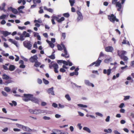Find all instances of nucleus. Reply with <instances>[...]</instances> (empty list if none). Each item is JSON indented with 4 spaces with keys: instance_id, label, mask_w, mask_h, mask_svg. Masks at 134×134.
Listing matches in <instances>:
<instances>
[{
    "instance_id": "nucleus-61",
    "label": "nucleus",
    "mask_w": 134,
    "mask_h": 134,
    "mask_svg": "<svg viewBox=\"0 0 134 134\" xmlns=\"http://www.w3.org/2000/svg\"><path fill=\"white\" fill-rule=\"evenodd\" d=\"M25 67V65L23 64H22L20 65L19 66V67L20 68H24Z\"/></svg>"
},
{
    "instance_id": "nucleus-43",
    "label": "nucleus",
    "mask_w": 134,
    "mask_h": 134,
    "mask_svg": "<svg viewBox=\"0 0 134 134\" xmlns=\"http://www.w3.org/2000/svg\"><path fill=\"white\" fill-rule=\"evenodd\" d=\"M78 106L79 107H83V108H86L87 107V105H83L81 104H78Z\"/></svg>"
},
{
    "instance_id": "nucleus-14",
    "label": "nucleus",
    "mask_w": 134,
    "mask_h": 134,
    "mask_svg": "<svg viewBox=\"0 0 134 134\" xmlns=\"http://www.w3.org/2000/svg\"><path fill=\"white\" fill-rule=\"evenodd\" d=\"M53 87H52L51 88H49L47 90V92L48 93L51 94L52 95H54L55 94L54 93L53 90Z\"/></svg>"
},
{
    "instance_id": "nucleus-10",
    "label": "nucleus",
    "mask_w": 134,
    "mask_h": 134,
    "mask_svg": "<svg viewBox=\"0 0 134 134\" xmlns=\"http://www.w3.org/2000/svg\"><path fill=\"white\" fill-rule=\"evenodd\" d=\"M23 95L24 97L27 98L29 100H31L32 97H33V95L32 94H24Z\"/></svg>"
},
{
    "instance_id": "nucleus-55",
    "label": "nucleus",
    "mask_w": 134,
    "mask_h": 134,
    "mask_svg": "<svg viewBox=\"0 0 134 134\" xmlns=\"http://www.w3.org/2000/svg\"><path fill=\"white\" fill-rule=\"evenodd\" d=\"M62 37L63 38L64 40H65L66 37V34L65 33H62Z\"/></svg>"
},
{
    "instance_id": "nucleus-42",
    "label": "nucleus",
    "mask_w": 134,
    "mask_h": 134,
    "mask_svg": "<svg viewBox=\"0 0 134 134\" xmlns=\"http://www.w3.org/2000/svg\"><path fill=\"white\" fill-rule=\"evenodd\" d=\"M43 119L45 120H49L51 119V118L49 117L44 116L43 117Z\"/></svg>"
},
{
    "instance_id": "nucleus-32",
    "label": "nucleus",
    "mask_w": 134,
    "mask_h": 134,
    "mask_svg": "<svg viewBox=\"0 0 134 134\" xmlns=\"http://www.w3.org/2000/svg\"><path fill=\"white\" fill-rule=\"evenodd\" d=\"M58 49V50L59 51H62L63 50V48L62 47V45H60V44H58L57 46Z\"/></svg>"
},
{
    "instance_id": "nucleus-48",
    "label": "nucleus",
    "mask_w": 134,
    "mask_h": 134,
    "mask_svg": "<svg viewBox=\"0 0 134 134\" xmlns=\"http://www.w3.org/2000/svg\"><path fill=\"white\" fill-rule=\"evenodd\" d=\"M2 67L3 69L5 70H9V69L5 65H3Z\"/></svg>"
},
{
    "instance_id": "nucleus-3",
    "label": "nucleus",
    "mask_w": 134,
    "mask_h": 134,
    "mask_svg": "<svg viewBox=\"0 0 134 134\" xmlns=\"http://www.w3.org/2000/svg\"><path fill=\"white\" fill-rule=\"evenodd\" d=\"M29 112L31 114H38L41 113H44V110L39 109H29Z\"/></svg>"
},
{
    "instance_id": "nucleus-9",
    "label": "nucleus",
    "mask_w": 134,
    "mask_h": 134,
    "mask_svg": "<svg viewBox=\"0 0 134 134\" xmlns=\"http://www.w3.org/2000/svg\"><path fill=\"white\" fill-rule=\"evenodd\" d=\"M37 56L36 55L31 57L29 59V60L31 62L34 63L37 61Z\"/></svg>"
},
{
    "instance_id": "nucleus-52",
    "label": "nucleus",
    "mask_w": 134,
    "mask_h": 134,
    "mask_svg": "<svg viewBox=\"0 0 134 134\" xmlns=\"http://www.w3.org/2000/svg\"><path fill=\"white\" fill-rule=\"evenodd\" d=\"M110 116H108L105 119V121L107 122H109L110 121Z\"/></svg>"
},
{
    "instance_id": "nucleus-45",
    "label": "nucleus",
    "mask_w": 134,
    "mask_h": 134,
    "mask_svg": "<svg viewBox=\"0 0 134 134\" xmlns=\"http://www.w3.org/2000/svg\"><path fill=\"white\" fill-rule=\"evenodd\" d=\"M1 93L2 95L5 97H7L8 96V94L5 92L4 91H2Z\"/></svg>"
},
{
    "instance_id": "nucleus-38",
    "label": "nucleus",
    "mask_w": 134,
    "mask_h": 134,
    "mask_svg": "<svg viewBox=\"0 0 134 134\" xmlns=\"http://www.w3.org/2000/svg\"><path fill=\"white\" fill-rule=\"evenodd\" d=\"M43 80L44 83L46 85H47L49 83L48 81L46 80L44 78H43Z\"/></svg>"
},
{
    "instance_id": "nucleus-30",
    "label": "nucleus",
    "mask_w": 134,
    "mask_h": 134,
    "mask_svg": "<svg viewBox=\"0 0 134 134\" xmlns=\"http://www.w3.org/2000/svg\"><path fill=\"white\" fill-rule=\"evenodd\" d=\"M65 97L68 101H70L71 100V98L68 94H66L65 96Z\"/></svg>"
},
{
    "instance_id": "nucleus-26",
    "label": "nucleus",
    "mask_w": 134,
    "mask_h": 134,
    "mask_svg": "<svg viewBox=\"0 0 134 134\" xmlns=\"http://www.w3.org/2000/svg\"><path fill=\"white\" fill-rule=\"evenodd\" d=\"M120 58L121 59H123L124 61H127L128 59L127 57L125 56H123V57L121 56Z\"/></svg>"
},
{
    "instance_id": "nucleus-63",
    "label": "nucleus",
    "mask_w": 134,
    "mask_h": 134,
    "mask_svg": "<svg viewBox=\"0 0 134 134\" xmlns=\"http://www.w3.org/2000/svg\"><path fill=\"white\" fill-rule=\"evenodd\" d=\"M113 132L115 134H121L118 131L115 130L113 131Z\"/></svg>"
},
{
    "instance_id": "nucleus-12",
    "label": "nucleus",
    "mask_w": 134,
    "mask_h": 134,
    "mask_svg": "<svg viewBox=\"0 0 134 134\" xmlns=\"http://www.w3.org/2000/svg\"><path fill=\"white\" fill-rule=\"evenodd\" d=\"M0 33L1 34H3L4 37H6L9 35L11 34V32H9L7 31H1Z\"/></svg>"
},
{
    "instance_id": "nucleus-13",
    "label": "nucleus",
    "mask_w": 134,
    "mask_h": 134,
    "mask_svg": "<svg viewBox=\"0 0 134 134\" xmlns=\"http://www.w3.org/2000/svg\"><path fill=\"white\" fill-rule=\"evenodd\" d=\"M84 83L85 85L88 86H91L92 87L94 86V84L90 82L89 81L87 80H85Z\"/></svg>"
},
{
    "instance_id": "nucleus-2",
    "label": "nucleus",
    "mask_w": 134,
    "mask_h": 134,
    "mask_svg": "<svg viewBox=\"0 0 134 134\" xmlns=\"http://www.w3.org/2000/svg\"><path fill=\"white\" fill-rule=\"evenodd\" d=\"M30 36V34L27 33L26 31H24L22 34L20 36V38L18 37H15V39L16 40H20L21 41H23L25 40V38L24 37H29Z\"/></svg>"
},
{
    "instance_id": "nucleus-37",
    "label": "nucleus",
    "mask_w": 134,
    "mask_h": 134,
    "mask_svg": "<svg viewBox=\"0 0 134 134\" xmlns=\"http://www.w3.org/2000/svg\"><path fill=\"white\" fill-rule=\"evenodd\" d=\"M63 16L66 18H68L70 16L69 14L68 13H64L63 14Z\"/></svg>"
},
{
    "instance_id": "nucleus-41",
    "label": "nucleus",
    "mask_w": 134,
    "mask_h": 134,
    "mask_svg": "<svg viewBox=\"0 0 134 134\" xmlns=\"http://www.w3.org/2000/svg\"><path fill=\"white\" fill-rule=\"evenodd\" d=\"M58 106L59 107H58V109L59 108H64L65 106L63 105H62L60 103H59L58 104Z\"/></svg>"
},
{
    "instance_id": "nucleus-50",
    "label": "nucleus",
    "mask_w": 134,
    "mask_h": 134,
    "mask_svg": "<svg viewBox=\"0 0 134 134\" xmlns=\"http://www.w3.org/2000/svg\"><path fill=\"white\" fill-rule=\"evenodd\" d=\"M60 71L63 73L64 72L66 71V70L63 68H61L60 69Z\"/></svg>"
},
{
    "instance_id": "nucleus-51",
    "label": "nucleus",
    "mask_w": 134,
    "mask_h": 134,
    "mask_svg": "<svg viewBox=\"0 0 134 134\" xmlns=\"http://www.w3.org/2000/svg\"><path fill=\"white\" fill-rule=\"evenodd\" d=\"M104 56V54H103V52H101L100 53V54L99 56V58L98 59L99 60V59L100 57H102V56Z\"/></svg>"
},
{
    "instance_id": "nucleus-36",
    "label": "nucleus",
    "mask_w": 134,
    "mask_h": 134,
    "mask_svg": "<svg viewBox=\"0 0 134 134\" xmlns=\"http://www.w3.org/2000/svg\"><path fill=\"white\" fill-rule=\"evenodd\" d=\"M49 57L51 59H55V54H52L49 56Z\"/></svg>"
},
{
    "instance_id": "nucleus-35",
    "label": "nucleus",
    "mask_w": 134,
    "mask_h": 134,
    "mask_svg": "<svg viewBox=\"0 0 134 134\" xmlns=\"http://www.w3.org/2000/svg\"><path fill=\"white\" fill-rule=\"evenodd\" d=\"M4 90L7 92H9L10 91V89L9 87H4Z\"/></svg>"
},
{
    "instance_id": "nucleus-59",
    "label": "nucleus",
    "mask_w": 134,
    "mask_h": 134,
    "mask_svg": "<svg viewBox=\"0 0 134 134\" xmlns=\"http://www.w3.org/2000/svg\"><path fill=\"white\" fill-rule=\"evenodd\" d=\"M78 113L79 115L80 116H84V114L83 113H81V112L78 111Z\"/></svg>"
},
{
    "instance_id": "nucleus-58",
    "label": "nucleus",
    "mask_w": 134,
    "mask_h": 134,
    "mask_svg": "<svg viewBox=\"0 0 134 134\" xmlns=\"http://www.w3.org/2000/svg\"><path fill=\"white\" fill-rule=\"evenodd\" d=\"M6 21L4 20H3L1 22V23L2 25H4L6 23Z\"/></svg>"
},
{
    "instance_id": "nucleus-29",
    "label": "nucleus",
    "mask_w": 134,
    "mask_h": 134,
    "mask_svg": "<svg viewBox=\"0 0 134 134\" xmlns=\"http://www.w3.org/2000/svg\"><path fill=\"white\" fill-rule=\"evenodd\" d=\"M42 20L40 19H38L37 20L35 19L34 21V22L35 23H42Z\"/></svg>"
},
{
    "instance_id": "nucleus-46",
    "label": "nucleus",
    "mask_w": 134,
    "mask_h": 134,
    "mask_svg": "<svg viewBox=\"0 0 134 134\" xmlns=\"http://www.w3.org/2000/svg\"><path fill=\"white\" fill-rule=\"evenodd\" d=\"M6 17V15L5 14H3L0 16V19H5Z\"/></svg>"
},
{
    "instance_id": "nucleus-18",
    "label": "nucleus",
    "mask_w": 134,
    "mask_h": 134,
    "mask_svg": "<svg viewBox=\"0 0 134 134\" xmlns=\"http://www.w3.org/2000/svg\"><path fill=\"white\" fill-rule=\"evenodd\" d=\"M25 8V6L24 5L21 6L18 8V10L19 11V13H24V12H23L22 9H23Z\"/></svg>"
},
{
    "instance_id": "nucleus-20",
    "label": "nucleus",
    "mask_w": 134,
    "mask_h": 134,
    "mask_svg": "<svg viewBox=\"0 0 134 134\" xmlns=\"http://www.w3.org/2000/svg\"><path fill=\"white\" fill-rule=\"evenodd\" d=\"M15 68V66L13 65H10L9 66V70L10 71H14Z\"/></svg>"
},
{
    "instance_id": "nucleus-25",
    "label": "nucleus",
    "mask_w": 134,
    "mask_h": 134,
    "mask_svg": "<svg viewBox=\"0 0 134 134\" xmlns=\"http://www.w3.org/2000/svg\"><path fill=\"white\" fill-rule=\"evenodd\" d=\"M83 129L89 133H90L91 132L90 129L87 127H83Z\"/></svg>"
},
{
    "instance_id": "nucleus-16",
    "label": "nucleus",
    "mask_w": 134,
    "mask_h": 134,
    "mask_svg": "<svg viewBox=\"0 0 134 134\" xmlns=\"http://www.w3.org/2000/svg\"><path fill=\"white\" fill-rule=\"evenodd\" d=\"M8 40L9 42L14 44L16 47H19L18 42L16 41L11 38L9 39Z\"/></svg>"
},
{
    "instance_id": "nucleus-57",
    "label": "nucleus",
    "mask_w": 134,
    "mask_h": 134,
    "mask_svg": "<svg viewBox=\"0 0 134 134\" xmlns=\"http://www.w3.org/2000/svg\"><path fill=\"white\" fill-rule=\"evenodd\" d=\"M124 106V103H121L119 106V107L121 108H122Z\"/></svg>"
},
{
    "instance_id": "nucleus-8",
    "label": "nucleus",
    "mask_w": 134,
    "mask_h": 134,
    "mask_svg": "<svg viewBox=\"0 0 134 134\" xmlns=\"http://www.w3.org/2000/svg\"><path fill=\"white\" fill-rule=\"evenodd\" d=\"M101 62L102 60H101L97 59L96 61L93 62L88 66H92L94 64H95V66L96 67L100 65Z\"/></svg>"
},
{
    "instance_id": "nucleus-54",
    "label": "nucleus",
    "mask_w": 134,
    "mask_h": 134,
    "mask_svg": "<svg viewBox=\"0 0 134 134\" xmlns=\"http://www.w3.org/2000/svg\"><path fill=\"white\" fill-rule=\"evenodd\" d=\"M18 28L19 29L21 30H23V29H26V27L25 26H23V27H21L20 26H18Z\"/></svg>"
},
{
    "instance_id": "nucleus-49",
    "label": "nucleus",
    "mask_w": 134,
    "mask_h": 134,
    "mask_svg": "<svg viewBox=\"0 0 134 134\" xmlns=\"http://www.w3.org/2000/svg\"><path fill=\"white\" fill-rule=\"evenodd\" d=\"M52 106L55 108H56L58 107V105L55 103H53L52 104Z\"/></svg>"
},
{
    "instance_id": "nucleus-62",
    "label": "nucleus",
    "mask_w": 134,
    "mask_h": 134,
    "mask_svg": "<svg viewBox=\"0 0 134 134\" xmlns=\"http://www.w3.org/2000/svg\"><path fill=\"white\" fill-rule=\"evenodd\" d=\"M46 105H47V103L45 102H41V105L42 106H45Z\"/></svg>"
},
{
    "instance_id": "nucleus-4",
    "label": "nucleus",
    "mask_w": 134,
    "mask_h": 134,
    "mask_svg": "<svg viewBox=\"0 0 134 134\" xmlns=\"http://www.w3.org/2000/svg\"><path fill=\"white\" fill-rule=\"evenodd\" d=\"M61 44L62 47V48H63L65 53L64 54L63 53L62 54L61 56L63 57H65L66 58H69V54H68V53L64 44L63 43H61Z\"/></svg>"
},
{
    "instance_id": "nucleus-56",
    "label": "nucleus",
    "mask_w": 134,
    "mask_h": 134,
    "mask_svg": "<svg viewBox=\"0 0 134 134\" xmlns=\"http://www.w3.org/2000/svg\"><path fill=\"white\" fill-rule=\"evenodd\" d=\"M33 47L34 48H37L38 47L37 46V43L36 42H35L34 45H33Z\"/></svg>"
},
{
    "instance_id": "nucleus-60",
    "label": "nucleus",
    "mask_w": 134,
    "mask_h": 134,
    "mask_svg": "<svg viewBox=\"0 0 134 134\" xmlns=\"http://www.w3.org/2000/svg\"><path fill=\"white\" fill-rule=\"evenodd\" d=\"M62 61V63L64 64H65L66 65H68V63L66 61L63 60Z\"/></svg>"
},
{
    "instance_id": "nucleus-21",
    "label": "nucleus",
    "mask_w": 134,
    "mask_h": 134,
    "mask_svg": "<svg viewBox=\"0 0 134 134\" xmlns=\"http://www.w3.org/2000/svg\"><path fill=\"white\" fill-rule=\"evenodd\" d=\"M47 42L49 44L50 47L52 48H53L54 46V44L51 41H48V40H46Z\"/></svg>"
},
{
    "instance_id": "nucleus-31",
    "label": "nucleus",
    "mask_w": 134,
    "mask_h": 134,
    "mask_svg": "<svg viewBox=\"0 0 134 134\" xmlns=\"http://www.w3.org/2000/svg\"><path fill=\"white\" fill-rule=\"evenodd\" d=\"M69 2L70 3L71 6H72L75 3V0H69Z\"/></svg>"
},
{
    "instance_id": "nucleus-15",
    "label": "nucleus",
    "mask_w": 134,
    "mask_h": 134,
    "mask_svg": "<svg viewBox=\"0 0 134 134\" xmlns=\"http://www.w3.org/2000/svg\"><path fill=\"white\" fill-rule=\"evenodd\" d=\"M120 53L121 54H120V51H118V55L119 56V57H120L121 56L123 57V56H125V54H126V52L125 51H121Z\"/></svg>"
},
{
    "instance_id": "nucleus-17",
    "label": "nucleus",
    "mask_w": 134,
    "mask_h": 134,
    "mask_svg": "<svg viewBox=\"0 0 134 134\" xmlns=\"http://www.w3.org/2000/svg\"><path fill=\"white\" fill-rule=\"evenodd\" d=\"M111 70L110 69H109L107 70L104 69L103 70V72L104 74H105L107 73L108 75H109L111 73Z\"/></svg>"
},
{
    "instance_id": "nucleus-44",
    "label": "nucleus",
    "mask_w": 134,
    "mask_h": 134,
    "mask_svg": "<svg viewBox=\"0 0 134 134\" xmlns=\"http://www.w3.org/2000/svg\"><path fill=\"white\" fill-rule=\"evenodd\" d=\"M37 81L38 83L39 84H41L42 83V80L39 78H38L37 79Z\"/></svg>"
},
{
    "instance_id": "nucleus-33",
    "label": "nucleus",
    "mask_w": 134,
    "mask_h": 134,
    "mask_svg": "<svg viewBox=\"0 0 134 134\" xmlns=\"http://www.w3.org/2000/svg\"><path fill=\"white\" fill-rule=\"evenodd\" d=\"M12 11L14 14H16L18 13V11L16 9L13 8Z\"/></svg>"
},
{
    "instance_id": "nucleus-11",
    "label": "nucleus",
    "mask_w": 134,
    "mask_h": 134,
    "mask_svg": "<svg viewBox=\"0 0 134 134\" xmlns=\"http://www.w3.org/2000/svg\"><path fill=\"white\" fill-rule=\"evenodd\" d=\"M105 50L107 52H112L114 50V48L111 46H108L105 48Z\"/></svg>"
},
{
    "instance_id": "nucleus-6",
    "label": "nucleus",
    "mask_w": 134,
    "mask_h": 134,
    "mask_svg": "<svg viewBox=\"0 0 134 134\" xmlns=\"http://www.w3.org/2000/svg\"><path fill=\"white\" fill-rule=\"evenodd\" d=\"M108 19L111 22L114 23L115 21L116 22H118L119 20L116 18L115 16L114 15L112 14L111 15H108Z\"/></svg>"
},
{
    "instance_id": "nucleus-28",
    "label": "nucleus",
    "mask_w": 134,
    "mask_h": 134,
    "mask_svg": "<svg viewBox=\"0 0 134 134\" xmlns=\"http://www.w3.org/2000/svg\"><path fill=\"white\" fill-rule=\"evenodd\" d=\"M104 131L107 133H111L112 132V130L110 129H104Z\"/></svg>"
},
{
    "instance_id": "nucleus-1",
    "label": "nucleus",
    "mask_w": 134,
    "mask_h": 134,
    "mask_svg": "<svg viewBox=\"0 0 134 134\" xmlns=\"http://www.w3.org/2000/svg\"><path fill=\"white\" fill-rule=\"evenodd\" d=\"M121 2L120 1H118V0H112V3L113 4L115 5L116 7L117 8V10L118 11H120L122 7V5L125 3L126 0H120Z\"/></svg>"
},
{
    "instance_id": "nucleus-23",
    "label": "nucleus",
    "mask_w": 134,
    "mask_h": 134,
    "mask_svg": "<svg viewBox=\"0 0 134 134\" xmlns=\"http://www.w3.org/2000/svg\"><path fill=\"white\" fill-rule=\"evenodd\" d=\"M35 63L34 66L36 67H38L41 64V63L40 62H38V60Z\"/></svg>"
},
{
    "instance_id": "nucleus-64",
    "label": "nucleus",
    "mask_w": 134,
    "mask_h": 134,
    "mask_svg": "<svg viewBox=\"0 0 134 134\" xmlns=\"http://www.w3.org/2000/svg\"><path fill=\"white\" fill-rule=\"evenodd\" d=\"M58 132H60V133L59 134H69L67 132H61V131L60 130H58Z\"/></svg>"
},
{
    "instance_id": "nucleus-27",
    "label": "nucleus",
    "mask_w": 134,
    "mask_h": 134,
    "mask_svg": "<svg viewBox=\"0 0 134 134\" xmlns=\"http://www.w3.org/2000/svg\"><path fill=\"white\" fill-rule=\"evenodd\" d=\"M112 60V58L111 57H110L109 58H107L105 59L104 60V62L106 63H108L110 62V61H111Z\"/></svg>"
},
{
    "instance_id": "nucleus-39",
    "label": "nucleus",
    "mask_w": 134,
    "mask_h": 134,
    "mask_svg": "<svg viewBox=\"0 0 134 134\" xmlns=\"http://www.w3.org/2000/svg\"><path fill=\"white\" fill-rule=\"evenodd\" d=\"M52 18H53L54 20H55L57 21L59 19V18L58 17L54 15L52 16Z\"/></svg>"
},
{
    "instance_id": "nucleus-53",
    "label": "nucleus",
    "mask_w": 134,
    "mask_h": 134,
    "mask_svg": "<svg viewBox=\"0 0 134 134\" xmlns=\"http://www.w3.org/2000/svg\"><path fill=\"white\" fill-rule=\"evenodd\" d=\"M130 98V96H124V100H126L127 99H129Z\"/></svg>"
},
{
    "instance_id": "nucleus-22",
    "label": "nucleus",
    "mask_w": 134,
    "mask_h": 134,
    "mask_svg": "<svg viewBox=\"0 0 134 134\" xmlns=\"http://www.w3.org/2000/svg\"><path fill=\"white\" fill-rule=\"evenodd\" d=\"M23 129L27 131L31 132L32 131L31 129L26 126H23Z\"/></svg>"
},
{
    "instance_id": "nucleus-5",
    "label": "nucleus",
    "mask_w": 134,
    "mask_h": 134,
    "mask_svg": "<svg viewBox=\"0 0 134 134\" xmlns=\"http://www.w3.org/2000/svg\"><path fill=\"white\" fill-rule=\"evenodd\" d=\"M24 46L28 50L31 49L32 45L31 43V42L28 40H26L23 42Z\"/></svg>"
},
{
    "instance_id": "nucleus-47",
    "label": "nucleus",
    "mask_w": 134,
    "mask_h": 134,
    "mask_svg": "<svg viewBox=\"0 0 134 134\" xmlns=\"http://www.w3.org/2000/svg\"><path fill=\"white\" fill-rule=\"evenodd\" d=\"M96 115L101 117H102L103 116V115L102 114L98 112H96Z\"/></svg>"
},
{
    "instance_id": "nucleus-7",
    "label": "nucleus",
    "mask_w": 134,
    "mask_h": 134,
    "mask_svg": "<svg viewBox=\"0 0 134 134\" xmlns=\"http://www.w3.org/2000/svg\"><path fill=\"white\" fill-rule=\"evenodd\" d=\"M77 22L82 21L83 19V16L79 10H77Z\"/></svg>"
},
{
    "instance_id": "nucleus-19",
    "label": "nucleus",
    "mask_w": 134,
    "mask_h": 134,
    "mask_svg": "<svg viewBox=\"0 0 134 134\" xmlns=\"http://www.w3.org/2000/svg\"><path fill=\"white\" fill-rule=\"evenodd\" d=\"M31 101L37 104H38L39 102V100L38 99L35 97H33L31 99Z\"/></svg>"
},
{
    "instance_id": "nucleus-34",
    "label": "nucleus",
    "mask_w": 134,
    "mask_h": 134,
    "mask_svg": "<svg viewBox=\"0 0 134 134\" xmlns=\"http://www.w3.org/2000/svg\"><path fill=\"white\" fill-rule=\"evenodd\" d=\"M65 20V18L63 17H62L60 19H59L58 22L59 23H60L62 21Z\"/></svg>"
},
{
    "instance_id": "nucleus-24",
    "label": "nucleus",
    "mask_w": 134,
    "mask_h": 134,
    "mask_svg": "<svg viewBox=\"0 0 134 134\" xmlns=\"http://www.w3.org/2000/svg\"><path fill=\"white\" fill-rule=\"evenodd\" d=\"M9 77L7 75L5 74H3V75L2 78L5 80H8L9 79Z\"/></svg>"
},
{
    "instance_id": "nucleus-40",
    "label": "nucleus",
    "mask_w": 134,
    "mask_h": 134,
    "mask_svg": "<svg viewBox=\"0 0 134 134\" xmlns=\"http://www.w3.org/2000/svg\"><path fill=\"white\" fill-rule=\"evenodd\" d=\"M53 67L54 69L58 68H59L58 64L56 63L53 64Z\"/></svg>"
}]
</instances>
